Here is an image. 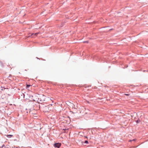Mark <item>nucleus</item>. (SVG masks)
Wrapping results in <instances>:
<instances>
[{"mask_svg":"<svg viewBox=\"0 0 148 148\" xmlns=\"http://www.w3.org/2000/svg\"><path fill=\"white\" fill-rule=\"evenodd\" d=\"M61 145V144L60 143H56L54 144V146L55 147H58V148H59Z\"/></svg>","mask_w":148,"mask_h":148,"instance_id":"1","label":"nucleus"},{"mask_svg":"<svg viewBox=\"0 0 148 148\" xmlns=\"http://www.w3.org/2000/svg\"><path fill=\"white\" fill-rule=\"evenodd\" d=\"M39 34V33H36L35 34L32 33L29 36H32V37H34V36H36L37 35Z\"/></svg>","mask_w":148,"mask_h":148,"instance_id":"2","label":"nucleus"},{"mask_svg":"<svg viewBox=\"0 0 148 148\" xmlns=\"http://www.w3.org/2000/svg\"><path fill=\"white\" fill-rule=\"evenodd\" d=\"M12 136H13V135H7V136L9 138H10Z\"/></svg>","mask_w":148,"mask_h":148,"instance_id":"3","label":"nucleus"},{"mask_svg":"<svg viewBox=\"0 0 148 148\" xmlns=\"http://www.w3.org/2000/svg\"><path fill=\"white\" fill-rule=\"evenodd\" d=\"M141 121L139 119H138L136 121V122L137 123H138L139 122Z\"/></svg>","mask_w":148,"mask_h":148,"instance_id":"4","label":"nucleus"},{"mask_svg":"<svg viewBox=\"0 0 148 148\" xmlns=\"http://www.w3.org/2000/svg\"><path fill=\"white\" fill-rule=\"evenodd\" d=\"M88 143V141L87 140L85 141V143Z\"/></svg>","mask_w":148,"mask_h":148,"instance_id":"5","label":"nucleus"},{"mask_svg":"<svg viewBox=\"0 0 148 148\" xmlns=\"http://www.w3.org/2000/svg\"><path fill=\"white\" fill-rule=\"evenodd\" d=\"M30 86L29 85H28V84H27V87H28L29 86Z\"/></svg>","mask_w":148,"mask_h":148,"instance_id":"6","label":"nucleus"},{"mask_svg":"<svg viewBox=\"0 0 148 148\" xmlns=\"http://www.w3.org/2000/svg\"><path fill=\"white\" fill-rule=\"evenodd\" d=\"M125 95L127 96H129V94H125Z\"/></svg>","mask_w":148,"mask_h":148,"instance_id":"7","label":"nucleus"},{"mask_svg":"<svg viewBox=\"0 0 148 148\" xmlns=\"http://www.w3.org/2000/svg\"><path fill=\"white\" fill-rule=\"evenodd\" d=\"M95 23V22L94 21H93V24Z\"/></svg>","mask_w":148,"mask_h":148,"instance_id":"8","label":"nucleus"},{"mask_svg":"<svg viewBox=\"0 0 148 148\" xmlns=\"http://www.w3.org/2000/svg\"><path fill=\"white\" fill-rule=\"evenodd\" d=\"M112 29H110V30H112Z\"/></svg>","mask_w":148,"mask_h":148,"instance_id":"9","label":"nucleus"}]
</instances>
